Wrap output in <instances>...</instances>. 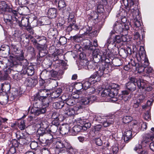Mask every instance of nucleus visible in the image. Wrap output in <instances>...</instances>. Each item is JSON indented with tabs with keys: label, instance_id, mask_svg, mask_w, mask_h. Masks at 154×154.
<instances>
[{
	"label": "nucleus",
	"instance_id": "nucleus-4",
	"mask_svg": "<svg viewBox=\"0 0 154 154\" xmlns=\"http://www.w3.org/2000/svg\"><path fill=\"white\" fill-rule=\"evenodd\" d=\"M17 18L18 17H16L15 15H12L11 14H5L4 15V20L6 23L10 26H15L17 23Z\"/></svg>",
	"mask_w": 154,
	"mask_h": 154
},
{
	"label": "nucleus",
	"instance_id": "nucleus-1",
	"mask_svg": "<svg viewBox=\"0 0 154 154\" xmlns=\"http://www.w3.org/2000/svg\"><path fill=\"white\" fill-rule=\"evenodd\" d=\"M97 67L98 71L92 75L89 78V80L96 81H99L100 78L104 74H107L109 72V63L106 61H102L98 63Z\"/></svg>",
	"mask_w": 154,
	"mask_h": 154
},
{
	"label": "nucleus",
	"instance_id": "nucleus-31",
	"mask_svg": "<svg viewBox=\"0 0 154 154\" xmlns=\"http://www.w3.org/2000/svg\"><path fill=\"white\" fill-rule=\"evenodd\" d=\"M97 63L94 62L92 61L89 62L87 64L88 69L89 70L94 69L95 68L96 66H97Z\"/></svg>",
	"mask_w": 154,
	"mask_h": 154
},
{
	"label": "nucleus",
	"instance_id": "nucleus-19",
	"mask_svg": "<svg viewBox=\"0 0 154 154\" xmlns=\"http://www.w3.org/2000/svg\"><path fill=\"white\" fill-rule=\"evenodd\" d=\"M137 85L139 89H145L147 87V82L146 80L137 79Z\"/></svg>",
	"mask_w": 154,
	"mask_h": 154
},
{
	"label": "nucleus",
	"instance_id": "nucleus-7",
	"mask_svg": "<svg viewBox=\"0 0 154 154\" xmlns=\"http://www.w3.org/2000/svg\"><path fill=\"white\" fill-rule=\"evenodd\" d=\"M129 81L126 83V86L130 91H134L136 90L137 82V79L133 77H131L129 78Z\"/></svg>",
	"mask_w": 154,
	"mask_h": 154
},
{
	"label": "nucleus",
	"instance_id": "nucleus-40",
	"mask_svg": "<svg viewBox=\"0 0 154 154\" xmlns=\"http://www.w3.org/2000/svg\"><path fill=\"white\" fill-rule=\"evenodd\" d=\"M48 129H43V128L39 127L37 131L38 134L40 136H42L45 135L46 133V130Z\"/></svg>",
	"mask_w": 154,
	"mask_h": 154
},
{
	"label": "nucleus",
	"instance_id": "nucleus-30",
	"mask_svg": "<svg viewBox=\"0 0 154 154\" xmlns=\"http://www.w3.org/2000/svg\"><path fill=\"white\" fill-rule=\"evenodd\" d=\"M75 21H73L72 23H70L69 25L67 27V30L69 31H71L72 29L77 30L79 29L78 26L75 23Z\"/></svg>",
	"mask_w": 154,
	"mask_h": 154
},
{
	"label": "nucleus",
	"instance_id": "nucleus-28",
	"mask_svg": "<svg viewBox=\"0 0 154 154\" xmlns=\"http://www.w3.org/2000/svg\"><path fill=\"white\" fill-rule=\"evenodd\" d=\"M46 130V131H48L52 133L53 134L59 131L58 126L57 125H52L51 126L50 129L48 128Z\"/></svg>",
	"mask_w": 154,
	"mask_h": 154
},
{
	"label": "nucleus",
	"instance_id": "nucleus-53",
	"mask_svg": "<svg viewBox=\"0 0 154 154\" xmlns=\"http://www.w3.org/2000/svg\"><path fill=\"white\" fill-rule=\"evenodd\" d=\"M87 90V93L90 94L94 93L96 91L95 88L93 87H89Z\"/></svg>",
	"mask_w": 154,
	"mask_h": 154
},
{
	"label": "nucleus",
	"instance_id": "nucleus-9",
	"mask_svg": "<svg viewBox=\"0 0 154 154\" xmlns=\"http://www.w3.org/2000/svg\"><path fill=\"white\" fill-rule=\"evenodd\" d=\"M58 8L59 10L61 11L63 15L68 14L69 12V8H66V5L64 0H60L58 2Z\"/></svg>",
	"mask_w": 154,
	"mask_h": 154
},
{
	"label": "nucleus",
	"instance_id": "nucleus-56",
	"mask_svg": "<svg viewBox=\"0 0 154 154\" xmlns=\"http://www.w3.org/2000/svg\"><path fill=\"white\" fill-rule=\"evenodd\" d=\"M21 66H23V68L24 67H25L26 66H27L28 64V63L27 60L23 59V60H22L21 62H20V63Z\"/></svg>",
	"mask_w": 154,
	"mask_h": 154
},
{
	"label": "nucleus",
	"instance_id": "nucleus-39",
	"mask_svg": "<svg viewBox=\"0 0 154 154\" xmlns=\"http://www.w3.org/2000/svg\"><path fill=\"white\" fill-rule=\"evenodd\" d=\"M69 130V127H66L65 126H63L61 127L60 129V133L62 134H68Z\"/></svg>",
	"mask_w": 154,
	"mask_h": 154
},
{
	"label": "nucleus",
	"instance_id": "nucleus-46",
	"mask_svg": "<svg viewBox=\"0 0 154 154\" xmlns=\"http://www.w3.org/2000/svg\"><path fill=\"white\" fill-rule=\"evenodd\" d=\"M46 132V133L44 135L46 138V140L48 141L50 140L53 138V134L48 131Z\"/></svg>",
	"mask_w": 154,
	"mask_h": 154
},
{
	"label": "nucleus",
	"instance_id": "nucleus-43",
	"mask_svg": "<svg viewBox=\"0 0 154 154\" xmlns=\"http://www.w3.org/2000/svg\"><path fill=\"white\" fill-rule=\"evenodd\" d=\"M40 127L43 128V129H48V122L47 121H42L39 124Z\"/></svg>",
	"mask_w": 154,
	"mask_h": 154
},
{
	"label": "nucleus",
	"instance_id": "nucleus-13",
	"mask_svg": "<svg viewBox=\"0 0 154 154\" xmlns=\"http://www.w3.org/2000/svg\"><path fill=\"white\" fill-rule=\"evenodd\" d=\"M62 91V89L61 88H57L53 93V94L55 96L54 97H49L48 98V101H49V102H54L56 101L57 98L60 95Z\"/></svg>",
	"mask_w": 154,
	"mask_h": 154
},
{
	"label": "nucleus",
	"instance_id": "nucleus-51",
	"mask_svg": "<svg viewBox=\"0 0 154 154\" xmlns=\"http://www.w3.org/2000/svg\"><path fill=\"white\" fill-rule=\"evenodd\" d=\"M146 97L143 94H140L139 95L137 100L139 101L141 103L144 101V100H146Z\"/></svg>",
	"mask_w": 154,
	"mask_h": 154
},
{
	"label": "nucleus",
	"instance_id": "nucleus-3",
	"mask_svg": "<svg viewBox=\"0 0 154 154\" xmlns=\"http://www.w3.org/2000/svg\"><path fill=\"white\" fill-rule=\"evenodd\" d=\"M106 53L100 51L98 49L94 50L93 52L94 61L97 63L101 62L102 61H106Z\"/></svg>",
	"mask_w": 154,
	"mask_h": 154
},
{
	"label": "nucleus",
	"instance_id": "nucleus-10",
	"mask_svg": "<svg viewBox=\"0 0 154 154\" xmlns=\"http://www.w3.org/2000/svg\"><path fill=\"white\" fill-rule=\"evenodd\" d=\"M56 148L57 149L65 148H68L69 145V143L67 140H62L57 141L56 143Z\"/></svg>",
	"mask_w": 154,
	"mask_h": 154
},
{
	"label": "nucleus",
	"instance_id": "nucleus-42",
	"mask_svg": "<svg viewBox=\"0 0 154 154\" xmlns=\"http://www.w3.org/2000/svg\"><path fill=\"white\" fill-rule=\"evenodd\" d=\"M38 142L35 141H32L30 144V146L31 149L36 150L38 147Z\"/></svg>",
	"mask_w": 154,
	"mask_h": 154
},
{
	"label": "nucleus",
	"instance_id": "nucleus-35",
	"mask_svg": "<svg viewBox=\"0 0 154 154\" xmlns=\"http://www.w3.org/2000/svg\"><path fill=\"white\" fill-rule=\"evenodd\" d=\"M92 80V79L91 80H89V79L88 80L87 79L82 82V84L83 86V89H84L87 90L89 88V87L91 85V83L89 81H93Z\"/></svg>",
	"mask_w": 154,
	"mask_h": 154
},
{
	"label": "nucleus",
	"instance_id": "nucleus-32",
	"mask_svg": "<svg viewBox=\"0 0 154 154\" xmlns=\"http://www.w3.org/2000/svg\"><path fill=\"white\" fill-rule=\"evenodd\" d=\"M139 16V15L138 16L137 14H135V16L133 17L134 18L135 17V18L133 20V22L134 27L136 28L139 27L141 26L140 22L137 19V16Z\"/></svg>",
	"mask_w": 154,
	"mask_h": 154
},
{
	"label": "nucleus",
	"instance_id": "nucleus-5",
	"mask_svg": "<svg viewBox=\"0 0 154 154\" xmlns=\"http://www.w3.org/2000/svg\"><path fill=\"white\" fill-rule=\"evenodd\" d=\"M50 94V91L49 90L45 89H40L38 93L35 97V99H39L41 100L42 102L44 100H47L46 97ZM48 98L47 99L48 100Z\"/></svg>",
	"mask_w": 154,
	"mask_h": 154
},
{
	"label": "nucleus",
	"instance_id": "nucleus-33",
	"mask_svg": "<svg viewBox=\"0 0 154 154\" xmlns=\"http://www.w3.org/2000/svg\"><path fill=\"white\" fill-rule=\"evenodd\" d=\"M8 96L6 95H0V103L2 104H5L8 102Z\"/></svg>",
	"mask_w": 154,
	"mask_h": 154
},
{
	"label": "nucleus",
	"instance_id": "nucleus-18",
	"mask_svg": "<svg viewBox=\"0 0 154 154\" xmlns=\"http://www.w3.org/2000/svg\"><path fill=\"white\" fill-rule=\"evenodd\" d=\"M40 77L43 80H47L51 79L50 71L44 70L41 73Z\"/></svg>",
	"mask_w": 154,
	"mask_h": 154
},
{
	"label": "nucleus",
	"instance_id": "nucleus-27",
	"mask_svg": "<svg viewBox=\"0 0 154 154\" xmlns=\"http://www.w3.org/2000/svg\"><path fill=\"white\" fill-rule=\"evenodd\" d=\"M8 11V7L6 3L4 2L0 3V13H2Z\"/></svg>",
	"mask_w": 154,
	"mask_h": 154
},
{
	"label": "nucleus",
	"instance_id": "nucleus-24",
	"mask_svg": "<svg viewBox=\"0 0 154 154\" xmlns=\"http://www.w3.org/2000/svg\"><path fill=\"white\" fill-rule=\"evenodd\" d=\"M55 101L54 102H49V101L47 103H43L44 104L46 105L47 104L48 105L50 104V103H53V107L56 109H59L62 108L63 106L64 105V103L62 101H60L59 102H56Z\"/></svg>",
	"mask_w": 154,
	"mask_h": 154
},
{
	"label": "nucleus",
	"instance_id": "nucleus-6",
	"mask_svg": "<svg viewBox=\"0 0 154 154\" xmlns=\"http://www.w3.org/2000/svg\"><path fill=\"white\" fill-rule=\"evenodd\" d=\"M123 3L125 6V8L128 11L133 10L132 12L133 17L135 16V14H137L138 16L139 15V11L137 9L134 10L133 8H132V7L134 5V2L132 0H123Z\"/></svg>",
	"mask_w": 154,
	"mask_h": 154
},
{
	"label": "nucleus",
	"instance_id": "nucleus-44",
	"mask_svg": "<svg viewBox=\"0 0 154 154\" xmlns=\"http://www.w3.org/2000/svg\"><path fill=\"white\" fill-rule=\"evenodd\" d=\"M11 143L12 147H14L15 148H17V149L18 148L19 145H21L20 143L16 139L12 140L11 141Z\"/></svg>",
	"mask_w": 154,
	"mask_h": 154
},
{
	"label": "nucleus",
	"instance_id": "nucleus-2",
	"mask_svg": "<svg viewBox=\"0 0 154 154\" xmlns=\"http://www.w3.org/2000/svg\"><path fill=\"white\" fill-rule=\"evenodd\" d=\"M120 89L119 85L115 83L111 84L107 88L105 89L102 92L101 96L102 97H110L112 102H115L117 100L116 97Z\"/></svg>",
	"mask_w": 154,
	"mask_h": 154
},
{
	"label": "nucleus",
	"instance_id": "nucleus-61",
	"mask_svg": "<svg viewBox=\"0 0 154 154\" xmlns=\"http://www.w3.org/2000/svg\"><path fill=\"white\" fill-rule=\"evenodd\" d=\"M18 46V45H11L13 51L17 53H18V52L19 51Z\"/></svg>",
	"mask_w": 154,
	"mask_h": 154
},
{
	"label": "nucleus",
	"instance_id": "nucleus-29",
	"mask_svg": "<svg viewBox=\"0 0 154 154\" xmlns=\"http://www.w3.org/2000/svg\"><path fill=\"white\" fill-rule=\"evenodd\" d=\"M75 99L74 98V97L68 98L65 100L66 101V103L69 106H73L75 105L76 103Z\"/></svg>",
	"mask_w": 154,
	"mask_h": 154
},
{
	"label": "nucleus",
	"instance_id": "nucleus-15",
	"mask_svg": "<svg viewBox=\"0 0 154 154\" xmlns=\"http://www.w3.org/2000/svg\"><path fill=\"white\" fill-rule=\"evenodd\" d=\"M123 136L124 142L128 143L132 138V132L131 130L130 129H126Z\"/></svg>",
	"mask_w": 154,
	"mask_h": 154
},
{
	"label": "nucleus",
	"instance_id": "nucleus-41",
	"mask_svg": "<svg viewBox=\"0 0 154 154\" xmlns=\"http://www.w3.org/2000/svg\"><path fill=\"white\" fill-rule=\"evenodd\" d=\"M104 5L103 4V5H101L100 4H98L97 6V12L98 13H102L104 11V10L103 8V5Z\"/></svg>",
	"mask_w": 154,
	"mask_h": 154
},
{
	"label": "nucleus",
	"instance_id": "nucleus-49",
	"mask_svg": "<svg viewBox=\"0 0 154 154\" xmlns=\"http://www.w3.org/2000/svg\"><path fill=\"white\" fill-rule=\"evenodd\" d=\"M150 138L152 142L150 143L149 148L151 150L154 152V136H151L150 137Z\"/></svg>",
	"mask_w": 154,
	"mask_h": 154
},
{
	"label": "nucleus",
	"instance_id": "nucleus-55",
	"mask_svg": "<svg viewBox=\"0 0 154 154\" xmlns=\"http://www.w3.org/2000/svg\"><path fill=\"white\" fill-rule=\"evenodd\" d=\"M67 42V39L64 36L61 37L59 39V42L61 45H64Z\"/></svg>",
	"mask_w": 154,
	"mask_h": 154
},
{
	"label": "nucleus",
	"instance_id": "nucleus-34",
	"mask_svg": "<svg viewBox=\"0 0 154 154\" xmlns=\"http://www.w3.org/2000/svg\"><path fill=\"white\" fill-rule=\"evenodd\" d=\"M41 100H40L39 99H35L33 103V106L34 109H36L40 107L42 103Z\"/></svg>",
	"mask_w": 154,
	"mask_h": 154
},
{
	"label": "nucleus",
	"instance_id": "nucleus-58",
	"mask_svg": "<svg viewBox=\"0 0 154 154\" xmlns=\"http://www.w3.org/2000/svg\"><path fill=\"white\" fill-rule=\"evenodd\" d=\"M69 146L68 148H66V151L69 154H73L74 153V149L71 146L70 144L69 143Z\"/></svg>",
	"mask_w": 154,
	"mask_h": 154
},
{
	"label": "nucleus",
	"instance_id": "nucleus-62",
	"mask_svg": "<svg viewBox=\"0 0 154 154\" xmlns=\"http://www.w3.org/2000/svg\"><path fill=\"white\" fill-rule=\"evenodd\" d=\"M16 148L11 147L8 152V154H14L16 153Z\"/></svg>",
	"mask_w": 154,
	"mask_h": 154
},
{
	"label": "nucleus",
	"instance_id": "nucleus-54",
	"mask_svg": "<svg viewBox=\"0 0 154 154\" xmlns=\"http://www.w3.org/2000/svg\"><path fill=\"white\" fill-rule=\"evenodd\" d=\"M18 3L21 7L23 6L28 4L27 0H18Z\"/></svg>",
	"mask_w": 154,
	"mask_h": 154
},
{
	"label": "nucleus",
	"instance_id": "nucleus-16",
	"mask_svg": "<svg viewBox=\"0 0 154 154\" xmlns=\"http://www.w3.org/2000/svg\"><path fill=\"white\" fill-rule=\"evenodd\" d=\"M127 40V38L124 35H116L114 38L113 39L112 44H114L119 43L122 42H125Z\"/></svg>",
	"mask_w": 154,
	"mask_h": 154
},
{
	"label": "nucleus",
	"instance_id": "nucleus-14",
	"mask_svg": "<svg viewBox=\"0 0 154 154\" xmlns=\"http://www.w3.org/2000/svg\"><path fill=\"white\" fill-rule=\"evenodd\" d=\"M38 81L37 79L34 78L29 77L25 81L27 85L30 87H33L38 83Z\"/></svg>",
	"mask_w": 154,
	"mask_h": 154
},
{
	"label": "nucleus",
	"instance_id": "nucleus-47",
	"mask_svg": "<svg viewBox=\"0 0 154 154\" xmlns=\"http://www.w3.org/2000/svg\"><path fill=\"white\" fill-rule=\"evenodd\" d=\"M136 70L138 71L139 73H142L143 72L145 73V67L143 65H140L138 66L136 68Z\"/></svg>",
	"mask_w": 154,
	"mask_h": 154
},
{
	"label": "nucleus",
	"instance_id": "nucleus-37",
	"mask_svg": "<svg viewBox=\"0 0 154 154\" xmlns=\"http://www.w3.org/2000/svg\"><path fill=\"white\" fill-rule=\"evenodd\" d=\"M139 55L141 58H144L146 57V51L143 47L141 46L140 47L139 52Z\"/></svg>",
	"mask_w": 154,
	"mask_h": 154
},
{
	"label": "nucleus",
	"instance_id": "nucleus-57",
	"mask_svg": "<svg viewBox=\"0 0 154 154\" xmlns=\"http://www.w3.org/2000/svg\"><path fill=\"white\" fill-rule=\"evenodd\" d=\"M17 138L18 139H25V136L23 135L22 133L17 132L16 134Z\"/></svg>",
	"mask_w": 154,
	"mask_h": 154
},
{
	"label": "nucleus",
	"instance_id": "nucleus-23",
	"mask_svg": "<svg viewBox=\"0 0 154 154\" xmlns=\"http://www.w3.org/2000/svg\"><path fill=\"white\" fill-rule=\"evenodd\" d=\"M79 109L77 105L74 106L73 108H70L67 111L65 112V113L69 116H71L74 115L76 113V111Z\"/></svg>",
	"mask_w": 154,
	"mask_h": 154
},
{
	"label": "nucleus",
	"instance_id": "nucleus-60",
	"mask_svg": "<svg viewBox=\"0 0 154 154\" xmlns=\"http://www.w3.org/2000/svg\"><path fill=\"white\" fill-rule=\"evenodd\" d=\"M18 127L21 130H24L25 127V125L24 121H21L19 124Z\"/></svg>",
	"mask_w": 154,
	"mask_h": 154
},
{
	"label": "nucleus",
	"instance_id": "nucleus-17",
	"mask_svg": "<svg viewBox=\"0 0 154 154\" xmlns=\"http://www.w3.org/2000/svg\"><path fill=\"white\" fill-rule=\"evenodd\" d=\"M46 111L45 107H39L38 108L31 109V112L35 116H38L40 114L45 113Z\"/></svg>",
	"mask_w": 154,
	"mask_h": 154
},
{
	"label": "nucleus",
	"instance_id": "nucleus-59",
	"mask_svg": "<svg viewBox=\"0 0 154 154\" xmlns=\"http://www.w3.org/2000/svg\"><path fill=\"white\" fill-rule=\"evenodd\" d=\"M41 153L42 154H50V152L48 148L45 147L42 149Z\"/></svg>",
	"mask_w": 154,
	"mask_h": 154
},
{
	"label": "nucleus",
	"instance_id": "nucleus-63",
	"mask_svg": "<svg viewBox=\"0 0 154 154\" xmlns=\"http://www.w3.org/2000/svg\"><path fill=\"white\" fill-rule=\"evenodd\" d=\"M134 39H136L139 41L141 40L140 37V35L137 32H136L134 33Z\"/></svg>",
	"mask_w": 154,
	"mask_h": 154
},
{
	"label": "nucleus",
	"instance_id": "nucleus-50",
	"mask_svg": "<svg viewBox=\"0 0 154 154\" xmlns=\"http://www.w3.org/2000/svg\"><path fill=\"white\" fill-rule=\"evenodd\" d=\"M141 59H143V63H142V65H143L145 68L146 67L149 65V62L148 58H146V57H145L144 58L142 57Z\"/></svg>",
	"mask_w": 154,
	"mask_h": 154
},
{
	"label": "nucleus",
	"instance_id": "nucleus-8",
	"mask_svg": "<svg viewBox=\"0 0 154 154\" xmlns=\"http://www.w3.org/2000/svg\"><path fill=\"white\" fill-rule=\"evenodd\" d=\"M23 53L22 50L20 55L10 56V59L12 61L13 65L20 64V62L24 59Z\"/></svg>",
	"mask_w": 154,
	"mask_h": 154
},
{
	"label": "nucleus",
	"instance_id": "nucleus-52",
	"mask_svg": "<svg viewBox=\"0 0 154 154\" xmlns=\"http://www.w3.org/2000/svg\"><path fill=\"white\" fill-rule=\"evenodd\" d=\"M141 103L137 99L133 101V106L134 108H138Z\"/></svg>",
	"mask_w": 154,
	"mask_h": 154
},
{
	"label": "nucleus",
	"instance_id": "nucleus-64",
	"mask_svg": "<svg viewBox=\"0 0 154 154\" xmlns=\"http://www.w3.org/2000/svg\"><path fill=\"white\" fill-rule=\"evenodd\" d=\"M60 115L58 113L56 112H54L52 115L51 118L53 119L59 118Z\"/></svg>",
	"mask_w": 154,
	"mask_h": 154
},
{
	"label": "nucleus",
	"instance_id": "nucleus-48",
	"mask_svg": "<svg viewBox=\"0 0 154 154\" xmlns=\"http://www.w3.org/2000/svg\"><path fill=\"white\" fill-rule=\"evenodd\" d=\"M113 123V121L112 120H106V121L103 122V124L104 127H107L110 126Z\"/></svg>",
	"mask_w": 154,
	"mask_h": 154
},
{
	"label": "nucleus",
	"instance_id": "nucleus-45",
	"mask_svg": "<svg viewBox=\"0 0 154 154\" xmlns=\"http://www.w3.org/2000/svg\"><path fill=\"white\" fill-rule=\"evenodd\" d=\"M123 122L125 123H127L131 122L132 120V118L129 116H124L123 118Z\"/></svg>",
	"mask_w": 154,
	"mask_h": 154
},
{
	"label": "nucleus",
	"instance_id": "nucleus-36",
	"mask_svg": "<svg viewBox=\"0 0 154 154\" xmlns=\"http://www.w3.org/2000/svg\"><path fill=\"white\" fill-rule=\"evenodd\" d=\"M113 65L116 66H119L122 64V60L118 58L114 59L112 61Z\"/></svg>",
	"mask_w": 154,
	"mask_h": 154
},
{
	"label": "nucleus",
	"instance_id": "nucleus-26",
	"mask_svg": "<svg viewBox=\"0 0 154 154\" xmlns=\"http://www.w3.org/2000/svg\"><path fill=\"white\" fill-rule=\"evenodd\" d=\"M43 47V45H42L39 48H38V49L39 50V57H42L45 56L48 53V51L46 49L45 46H44Z\"/></svg>",
	"mask_w": 154,
	"mask_h": 154
},
{
	"label": "nucleus",
	"instance_id": "nucleus-22",
	"mask_svg": "<svg viewBox=\"0 0 154 154\" xmlns=\"http://www.w3.org/2000/svg\"><path fill=\"white\" fill-rule=\"evenodd\" d=\"M57 10L54 8H51L49 9L48 12V15L49 18L51 19L55 18L57 16Z\"/></svg>",
	"mask_w": 154,
	"mask_h": 154
},
{
	"label": "nucleus",
	"instance_id": "nucleus-25",
	"mask_svg": "<svg viewBox=\"0 0 154 154\" xmlns=\"http://www.w3.org/2000/svg\"><path fill=\"white\" fill-rule=\"evenodd\" d=\"M82 128V126L79 125H75L71 130V132L72 135H76L78 133L80 132Z\"/></svg>",
	"mask_w": 154,
	"mask_h": 154
},
{
	"label": "nucleus",
	"instance_id": "nucleus-12",
	"mask_svg": "<svg viewBox=\"0 0 154 154\" xmlns=\"http://www.w3.org/2000/svg\"><path fill=\"white\" fill-rule=\"evenodd\" d=\"M79 100L80 104L77 105L80 109L84 108L85 106L90 104V101L88 98L83 97Z\"/></svg>",
	"mask_w": 154,
	"mask_h": 154
},
{
	"label": "nucleus",
	"instance_id": "nucleus-21",
	"mask_svg": "<svg viewBox=\"0 0 154 154\" xmlns=\"http://www.w3.org/2000/svg\"><path fill=\"white\" fill-rule=\"evenodd\" d=\"M34 70L32 66H30L27 67H25L23 69V72L28 75L32 76L34 73Z\"/></svg>",
	"mask_w": 154,
	"mask_h": 154
},
{
	"label": "nucleus",
	"instance_id": "nucleus-20",
	"mask_svg": "<svg viewBox=\"0 0 154 154\" xmlns=\"http://www.w3.org/2000/svg\"><path fill=\"white\" fill-rule=\"evenodd\" d=\"M114 29L115 32L118 33H120L122 32L123 28L122 24L116 22L114 25Z\"/></svg>",
	"mask_w": 154,
	"mask_h": 154
},
{
	"label": "nucleus",
	"instance_id": "nucleus-38",
	"mask_svg": "<svg viewBox=\"0 0 154 154\" xmlns=\"http://www.w3.org/2000/svg\"><path fill=\"white\" fill-rule=\"evenodd\" d=\"M83 125L82 126V129L84 130H86L87 128H88L91 127V122L88 121V120H86L83 122Z\"/></svg>",
	"mask_w": 154,
	"mask_h": 154
},
{
	"label": "nucleus",
	"instance_id": "nucleus-11",
	"mask_svg": "<svg viewBox=\"0 0 154 154\" xmlns=\"http://www.w3.org/2000/svg\"><path fill=\"white\" fill-rule=\"evenodd\" d=\"M17 23L16 25H18L21 27L24 26V27H27L29 26V20L27 18H22L21 19V18H17Z\"/></svg>",
	"mask_w": 154,
	"mask_h": 154
}]
</instances>
